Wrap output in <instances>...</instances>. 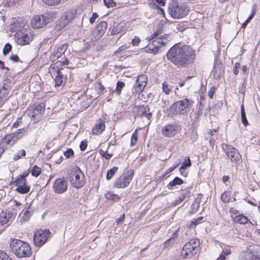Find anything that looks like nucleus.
Here are the masks:
<instances>
[{"mask_svg": "<svg viewBox=\"0 0 260 260\" xmlns=\"http://www.w3.org/2000/svg\"><path fill=\"white\" fill-rule=\"evenodd\" d=\"M105 122L102 120L98 121L92 129L93 135H98L105 130Z\"/></svg>", "mask_w": 260, "mask_h": 260, "instance_id": "nucleus-20", "label": "nucleus"}, {"mask_svg": "<svg viewBox=\"0 0 260 260\" xmlns=\"http://www.w3.org/2000/svg\"><path fill=\"white\" fill-rule=\"evenodd\" d=\"M77 14V10L75 9L68 10L64 12L61 17L56 22L55 29L60 30L66 27L71 21Z\"/></svg>", "mask_w": 260, "mask_h": 260, "instance_id": "nucleus-8", "label": "nucleus"}, {"mask_svg": "<svg viewBox=\"0 0 260 260\" xmlns=\"http://www.w3.org/2000/svg\"><path fill=\"white\" fill-rule=\"evenodd\" d=\"M67 48L68 46L66 44H61L55 47L54 52L50 57V60L52 61L56 60L64 53Z\"/></svg>", "mask_w": 260, "mask_h": 260, "instance_id": "nucleus-16", "label": "nucleus"}, {"mask_svg": "<svg viewBox=\"0 0 260 260\" xmlns=\"http://www.w3.org/2000/svg\"><path fill=\"white\" fill-rule=\"evenodd\" d=\"M179 228L176 230L170 238L173 242H175L176 239L179 236Z\"/></svg>", "mask_w": 260, "mask_h": 260, "instance_id": "nucleus-54", "label": "nucleus"}, {"mask_svg": "<svg viewBox=\"0 0 260 260\" xmlns=\"http://www.w3.org/2000/svg\"><path fill=\"white\" fill-rule=\"evenodd\" d=\"M70 180L72 185L76 188L82 187L85 183L84 174L78 166L71 170Z\"/></svg>", "mask_w": 260, "mask_h": 260, "instance_id": "nucleus-6", "label": "nucleus"}, {"mask_svg": "<svg viewBox=\"0 0 260 260\" xmlns=\"http://www.w3.org/2000/svg\"><path fill=\"white\" fill-rule=\"evenodd\" d=\"M134 175L132 169L128 170L123 176L120 177L116 181V186L118 188H124L127 186L131 181Z\"/></svg>", "mask_w": 260, "mask_h": 260, "instance_id": "nucleus-13", "label": "nucleus"}, {"mask_svg": "<svg viewBox=\"0 0 260 260\" xmlns=\"http://www.w3.org/2000/svg\"><path fill=\"white\" fill-rule=\"evenodd\" d=\"M240 67V63L236 62L233 67V72L235 75H237L239 73V69Z\"/></svg>", "mask_w": 260, "mask_h": 260, "instance_id": "nucleus-55", "label": "nucleus"}, {"mask_svg": "<svg viewBox=\"0 0 260 260\" xmlns=\"http://www.w3.org/2000/svg\"><path fill=\"white\" fill-rule=\"evenodd\" d=\"M160 34L161 30L158 29L152 35L151 39L154 40L152 44H149L145 49L146 52L155 54L157 53L159 48L168 42L169 36L167 34L161 36Z\"/></svg>", "mask_w": 260, "mask_h": 260, "instance_id": "nucleus-4", "label": "nucleus"}, {"mask_svg": "<svg viewBox=\"0 0 260 260\" xmlns=\"http://www.w3.org/2000/svg\"><path fill=\"white\" fill-rule=\"evenodd\" d=\"M10 59L15 62H17L19 61V57L16 54H12L10 56Z\"/></svg>", "mask_w": 260, "mask_h": 260, "instance_id": "nucleus-59", "label": "nucleus"}, {"mask_svg": "<svg viewBox=\"0 0 260 260\" xmlns=\"http://www.w3.org/2000/svg\"><path fill=\"white\" fill-rule=\"evenodd\" d=\"M14 36L17 43L21 45L29 44L34 38L33 32L25 29L17 32Z\"/></svg>", "mask_w": 260, "mask_h": 260, "instance_id": "nucleus-11", "label": "nucleus"}, {"mask_svg": "<svg viewBox=\"0 0 260 260\" xmlns=\"http://www.w3.org/2000/svg\"><path fill=\"white\" fill-rule=\"evenodd\" d=\"M186 195V193L183 192L175 200H174L172 205L173 206H176L179 204H180L184 199L185 198Z\"/></svg>", "mask_w": 260, "mask_h": 260, "instance_id": "nucleus-36", "label": "nucleus"}, {"mask_svg": "<svg viewBox=\"0 0 260 260\" xmlns=\"http://www.w3.org/2000/svg\"><path fill=\"white\" fill-rule=\"evenodd\" d=\"M234 220L236 222L240 224H245L248 222V219L247 217L244 216L243 214H240L235 216Z\"/></svg>", "mask_w": 260, "mask_h": 260, "instance_id": "nucleus-31", "label": "nucleus"}, {"mask_svg": "<svg viewBox=\"0 0 260 260\" xmlns=\"http://www.w3.org/2000/svg\"><path fill=\"white\" fill-rule=\"evenodd\" d=\"M12 49V46L9 43H7L3 48V53L4 55H7Z\"/></svg>", "mask_w": 260, "mask_h": 260, "instance_id": "nucleus-50", "label": "nucleus"}, {"mask_svg": "<svg viewBox=\"0 0 260 260\" xmlns=\"http://www.w3.org/2000/svg\"><path fill=\"white\" fill-rule=\"evenodd\" d=\"M175 242H173V241L169 238L164 243V246L165 247H167L169 246L170 245H171L174 243Z\"/></svg>", "mask_w": 260, "mask_h": 260, "instance_id": "nucleus-60", "label": "nucleus"}, {"mask_svg": "<svg viewBox=\"0 0 260 260\" xmlns=\"http://www.w3.org/2000/svg\"><path fill=\"white\" fill-rule=\"evenodd\" d=\"M222 71L219 67H215L213 71V75L214 78L217 79H219L222 75Z\"/></svg>", "mask_w": 260, "mask_h": 260, "instance_id": "nucleus-40", "label": "nucleus"}, {"mask_svg": "<svg viewBox=\"0 0 260 260\" xmlns=\"http://www.w3.org/2000/svg\"><path fill=\"white\" fill-rule=\"evenodd\" d=\"M199 245L200 241L198 239H191L184 244L181 251V255L185 258L192 257L197 252Z\"/></svg>", "mask_w": 260, "mask_h": 260, "instance_id": "nucleus-7", "label": "nucleus"}, {"mask_svg": "<svg viewBox=\"0 0 260 260\" xmlns=\"http://www.w3.org/2000/svg\"><path fill=\"white\" fill-rule=\"evenodd\" d=\"M43 16L45 17V19L48 23L49 22L53 21L56 18V13L54 12L50 11L46 12Z\"/></svg>", "mask_w": 260, "mask_h": 260, "instance_id": "nucleus-30", "label": "nucleus"}, {"mask_svg": "<svg viewBox=\"0 0 260 260\" xmlns=\"http://www.w3.org/2000/svg\"><path fill=\"white\" fill-rule=\"evenodd\" d=\"M241 121L244 126L248 125V122L247 120L246 114L241 115Z\"/></svg>", "mask_w": 260, "mask_h": 260, "instance_id": "nucleus-56", "label": "nucleus"}, {"mask_svg": "<svg viewBox=\"0 0 260 260\" xmlns=\"http://www.w3.org/2000/svg\"><path fill=\"white\" fill-rule=\"evenodd\" d=\"M99 152V154L107 160H109L112 156V154H109L107 151L100 149Z\"/></svg>", "mask_w": 260, "mask_h": 260, "instance_id": "nucleus-42", "label": "nucleus"}, {"mask_svg": "<svg viewBox=\"0 0 260 260\" xmlns=\"http://www.w3.org/2000/svg\"><path fill=\"white\" fill-rule=\"evenodd\" d=\"M191 165V160L189 157H186L185 160L181 164L179 170H185L187 168L190 167Z\"/></svg>", "mask_w": 260, "mask_h": 260, "instance_id": "nucleus-35", "label": "nucleus"}, {"mask_svg": "<svg viewBox=\"0 0 260 260\" xmlns=\"http://www.w3.org/2000/svg\"><path fill=\"white\" fill-rule=\"evenodd\" d=\"M178 131V126L175 124H170L162 128V134L168 137H174Z\"/></svg>", "mask_w": 260, "mask_h": 260, "instance_id": "nucleus-17", "label": "nucleus"}, {"mask_svg": "<svg viewBox=\"0 0 260 260\" xmlns=\"http://www.w3.org/2000/svg\"><path fill=\"white\" fill-rule=\"evenodd\" d=\"M0 260H12V259L5 251L0 250Z\"/></svg>", "mask_w": 260, "mask_h": 260, "instance_id": "nucleus-49", "label": "nucleus"}, {"mask_svg": "<svg viewBox=\"0 0 260 260\" xmlns=\"http://www.w3.org/2000/svg\"><path fill=\"white\" fill-rule=\"evenodd\" d=\"M87 142L85 141H81L80 145V148L81 151H84L86 149L87 147Z\"/></svg>", "mask_w": 260, "mask_h": 260, "instance_id": "nucleus-57", "label": "nucleus"}, {"mask_svg": "<svg viewBox=\"0 0 260 260\" xmlns=\"http://www.w3.org/2000/svg\"><path fill=\"white\" fill-rule=\"evenodd\" d=\"M47 24L45 17L43 15L36 16L32 22V26L34 28H41Z\"/></svg>", "mask_w": 260, "mask_h": 260, "instance_id": "nucleus-19", "label": "nucleus"}, {"mask_svg": "<svg viewBox=\"0 0 260 260\" xmlns=\"http://www.w3.org/2000/svg\"><path fill=\"white\" fill-rule=\"evenodd\" d=\"M44 3L49 6H55L59 4L61 0H43Z\"/></svg>", "mask_w": 260, "mask_h": 260, "instance_id": "nucleus-44", "label": "nucleus"}, {"mask_svg": "<svg viewBox=\"0 0 260 260\" xmlns=\"http://www.w3.org/2000/svg\"><path fill=\"white\" fill-rule=\"evenodd\" d=\"M25 133V130L24 128H19L16 130L15 132L12 133V134L14 135V139L16 140V141L21 138L24 134Z\"/></svg>", "mask_w": 260, "mask_h": 260, "instance_id": "nucleus-29", "label": "nucleus"}, {"mask_svg": "<svg viewBox=\"0 0 260 260\" xmlns=\"http://www.w3.org/2000/svg\"><path fill=\"white\" fill-rule=\"evenodd\" d=\"M147 77L144 74L141 75L138 77L134 86L136 92L140 93L143 91L147 84Z\"/></svg>", "mask_w": 260, "mask_h": 260, "instance_id": "nucleus-15", "label": "nucleus"}, {"mask_svg": "<svg viewBox=\"0 0 260 260\" xmlns=\"http://www.w3.org/2000/svg\"><path fill=\"white\" fill-rule=\"evenodd\" d=\"M121 31V26H120L119 24H117L116 26H114L112 31H111V35H115L116 34H119Z\"/></svg>", "mask_w": 260, "mask_h": 260, "instance_id": "nucleus-46", "label": "nucleus"}, {"mask_svg": "<svg viewBox=\"0 0 260 260\" xmlns=\"http://www.w3.org/2000/svg\"><path fill=\"white\" fill-rule=\"evenodd\" d=\"M9 221V218L6 216H0V232L4 231L5 227L4 226Z\"/></svg>", "mask_w": 260, "mask_h": 260, "instance_id": "nucleus-34", "label": "nucleus"}, {"mask_svg": "<svg viewBox=\"0 0 260 260\" xmlns=\"http://www.w3.org/2000/svg\"><path fill=\"white\" fill-rule=\"evenodd\" d=\"M104 2L108 8H113L116 5V3L113 0H104Z\"/></svg>", "mask_w": 260, "mask_h": 260, "instance_id": "nucleus-51", "label": "nucleus"}, {"mask_svg": "<svg viewBox=\"0 0 260 260\" xmlns=\"http://www.w3.org/2000/svg\"><path fill=\"white\" fill-rule=\"evenodd\" d=\"M99 17V15L96 13H94L92 14V17L90 19V22L93 23L94 22L95 19Z\"/></svg>", "mask_w": 260, "mask_h": 260, "instance_id": "nucleus-61", "label": "nucleus"}, {"mask_svg": "<svg viewBox=\"0 0 260 260\" xmlns=\"http://www.w3.org/2000/svg\"><path fill=\"white\" fill-rule=\"evenodd\" d=\"M118 170V167H114L111 169L107 171V175H106V178L108 180H110L113 176L115 174V172Z\"/></svg>", "mask_w": 260, "mask_h": 260, "instance_id": "nucleus-37", "label": "nucleus"}, {"mask_svg": "<svg viewBox=\"0 0 260 260\" xmlns=\"http://www.w3.org/2000/svg\"><path fill=\"white\" fill-rule=\"evenodd\" d=\"M221 147L223 151L230 159L232 163L237 164L241 161V155L236 148L226 143L222 144Z\"/></svg>", "mask_w": 260, "mask_h": 260, "instance_id": "nucleus-9", "label": "nucleus"}, {"mask_svg": "<svg viewBox=\"0 0 260 260\" xmlns=\"http://www.w3.org/2000/svg\"><path fill=\"white\" fill-rule=\"evenodd\" d=\"M230 212L231 214H235V215H236V214H238V213H239V211L237 210H236L235 208L234 207H231L230 209Z\"/></svg>", "mask_w": 260, "mask_h": 260, "instance_id": "nucleus-63", "label": "nucleus"}, {"mask_svg": "<svg viewBox=\"0 0 260 260\" xmlns=\"http://www.w3.org/2000/svg\"><path fill=\"white\" fill-rule=\"evenodd\" d=\"M108 23L106 21H101L98 24L95 28V30L99 32V35L102 36L104 35L107 30Z\"/></svg>", "mask_w": 260, "mask_h": 260, "instance_id": "nucleus-22", "label": "nucleus"}, {"mask_svg": "<svg viewBox=\"0 0 260 260\" xmlns=\"http://www.w3.org/2000/svg\"><path fill=\"white\" fill-rule=\"evenodd\" d=\"M124 85L125 84L123 82L120 81L117 82L115 89V92L117 95H120L121 94V90Z\"/></svg>", "mask_w": 260, "mask_h": 260, "instance_id": "nucleus-39", "label": "nucleus"}, {"mask_svg": "<svg viewBox=\"0 0 260 260\" xmlns=\"http://www.w3.org/2000/svg\"><path fill=\"white\" fill-rule=\"evenodd\" d=\"M14 137L15 136H14L12 133L7 135L2 139V143L6 145L12 146L16 142V140L14 139Z\"/></svg>", "mask_w": 260, "mask_h": 260, "instance_id": "nucleus-23", "label": "nucleus"}, {"mask_svg": "<svg viewBox=\"0 0 260 260\" xmlns=\"http://www.w3.org/2000/svg\"><path fill=\"white\" fill-rule=\"evenodd\" d=\"M34 209L32 207H31V205H29L27 210L24 212L23 215L22 216L23 221H27L29 219L34 212Z\"/></svg>", "mask_w": 260, "mask_h": 260, "instance_id": "nucleus-27", "label": "nucleus"}, {"mask_svg": "<svg viewBox=\"0 0 260 260\" xmlns=\"http://www.w3.org/2000/svg\"><path fill=\"white\" fill-rule=\"evenodd\" d=\"M189 11L187 6L183 3L179 4L176 1H172L168 7V12L171 16L175 19H180L187 15Z\"/></svg>", "mask_w": 260, "mask_h": 260, "instance_id": "nucleus-5", "label": "nucleus"}, {"mask_svg": "<svg viewBox=\"0 0 260 260\" xmlns=\"http://www.w3.org/2000/svg\"><path fill=\"white\" fill-rule=\"evenodd\" d=\"M222 254L224 255H221L218 258V260H223L225 259V255H228L231 253V250L230 248H225L222 250Z\"/></svg>", "mask_w": 260, "mask_h": 260, "instance_id": "nucleus-43", "label": "nucleus"}, {"mask_svg": "<svg viewBox=\"0 0 260 260\" xmlns=\"http://www.w3.org/2000/svg\"><path fill=\"white\" fill-rule=\"evenodd\" d=\"M30 190V186L27 183L25 185H19L17 186L15 191L21 194H25L28 193Z\"/></svg>", "mask_w": 260, "mask_h": 260, "instance_id": "nucleus-24", "label": "nucleus"}, {"mask_svg": "<svg viewBox=\"0 0 260 260\" xmlns=\"http://www.w3.org/2000/svg\"><path fill=\"white\" fill-rule=\"evenodd\" d=\"M195 51L189 46L176 44L167 53L168 59L178 68L186 67L195 58Z\"/></svg>", "mask_w": 260, "mask_h": 260, "instance_id": "nucleus-1", "label": "nucleus"}, {"mask_svg": "<svg viewBox=\"0 0 260 260\" xmlns=\"http://www.w3.org/2000/svg\"><path fill=\"white\" fill-rule=\"evenodd\" d=\"M10 247L12 252L19 258L29 257L32 254L29 245L19 239L12 240Z\"/></svg>", "mask_w": 260, "mask_h": 260, "instance_id": "nucleus-2", "label": "nucleus"}, {"mask_svg": "<svg viewBox=\"0 0 260 260\" xmlns=\"http://www.w3.org/2000/svg\"><path fill=\"white\" fill-rule=\"evenodd\" d=\"M231 192L229 191H224L220 197V199L223 203H228L231 200Z\"/></svg>", "mask_w": 260, "mask_h": 260, "instance_id": "nucleus-33", "label": "nucleus"}, {"mask_svg": "<svg viewBox=\"0 0 260 260\" xmlns=\"http://www.w3.org/2000/svg\"><path fill=\"white\" fill-rule=\"evenodd\" d=\"M26 183H27L26 179H24L19 176H18L15 179L12 178L10 182L11 185H15L16 186L19 185H25Z\"/></svg>", "mask_w": 260, "mask_h": 260, "instance_id": "nucleus-26", "label": "nucleus"}, {"mask_svg": "<svg viewBox=\"0 0 260 260\" xmlns=\"http://www.w3.org/2000/svg\"><path fill=\"white\" fill-rule=\"evenodd\" d=\"M140 39L139 37L135 36L132 41V44L134 46H138L140 44Z\"/></svg>", "mask_w": 260, "mask_h": 260, "instance_id": "nucleus-53", "label": "nucleus"}, {"mask_svg": "<svg viewBox=\"0 0 260 260\" xmlns=\"http://www.w3.org/2000/svg\"><path fill=\"white\" fill-rule=\"evenodd\" d=\"M26 155L25 151L22 149L18 152L17 153L14 154L13 157L14 160H17L20 159L22 156H25Z\"/></svg>", "mask_w": 260, "mask_h": 260, "instance_id": "nucleus-41", "label": "nucleus"}, {"mask_svg": "<svg viewBox=\"0 0 260 260\" xmlns=\"http://www.w3.org/2000/svg\"><path fill=\"white\" fill-rule=\"evenodd\" d=\"M137 141V131H135L131 137V146H133L136 145Z\"/></svg>", "mask_w": 260, "mask_h": 260, "instance_id": "nucleus-48", "label": "nucleus"}, {"mask_svg": "<svg viewBox=\"0 0 260 260\" xmlns=\"http://www.w3.org/2000/svg\"><path fill=\"white\" fill-rule=\"evenodd\" d=\"M150 109L148 105H142L138 108V115L140 117H146L148 120L152 117V114L149 112Z\"/></svg>", "mask_w": 260, "mask_h": 260, "instance_id": "nucleus-18", "label": "nucleus"}, {"mask_svg": "<svg viewBox=\"0 0 260 260\" xmlns=\"http://www.w3.org/2000/svg\"><path fill=\"white\" fill-rule=\"evenodd\" d=\"M52 188L56 193H64L67 190L68 183L63 178H58L54 181Z\"/></svg>", "mask_w": 260, "mask_h": 260, "instance_id": "nucleus-14", "label": "nucleus"}, {"mask_svg": "<svg viewBox=\"0 0 260 260\" xmlns=\"http://www.w3.org/2000/svg\"><path fill=\"white\" fill-rule=\"evenodd\" d=\"M204 221V218L203 216L198 217L197 218L193 219L191 223L193 225H197L199 223H202Z\"/></svg>", "mask_w": 260, "mask_h": 260, "instance_id": "nucleus-47", "label": "nucleus"}, {"mask_svg": "<svg viewBox=\"0 0 260 260\" xmlns=\"http://www.w3.org/2000/svg\"><path fill=\"white\" fill-rule=\"evenodd\" d=\"M162 89L166 94H169L172 91L173 88L167 82H164L162 84Z\"/></svg>", "mask_w": 260, "mask_h": 260, "instance_id": "nucleus-32", "label": "nucleus"}, {"mask_svg": "<svg viewBox=\"0 0 260 260\" xmlns=\"http://www.w3.org/2000/svg\"><path fill=\"white\" fill-rule=\"evenodd\" d=\"M125 219V214H123L119 218L116 219V223L117 224H121Z\"/></svg>", "mask_w": 260, "mask_h": 260, "instance_id": "nucleus-58", "label": "nucleus"}, {"mask_svg": "<svg viewBox=\"0 0 260 260\" xmlns=\"http://www.w3.org/2000/svg\"><path fill=\"white\" fill-rule=\"evenodd\" d=\"M44 105L42 104H34L30 106L26 111V114L31 118L32 120L39 121L42 117Z\"/></svg>", "mask_w": 260, "mask_h": 260, "instance_id": "nucleus-10", "label": "nucleus"}, {"mask_svg": "<svg viewBox=\"0 0 260 260\" xmlns=\"http://www.w3.org/2000/svg\"><path fill=\"white\" fill-rule=\"evenodd\" d=\"M106 198L108 200L116 201L119 200V197L116 194H113L111 193H107L106 194Z\"/></svg>", "mask_w": 260, "mask_h": 260, "instance_id": "nucleus-52", "label": "nucleus"}, {"mask_svg": "<svg viewBox=\"0 0 260 260\" xmlns=\"http://www.w3.org/2000/svg\"><path fill=\"white\" fill-rule=\"evenodd\" d=\"M63 154L66 158H69L74 155V152L72 149L68 148L66 151L64 152Z\"/></svg>", "mask_w": 260, "mask_h": 260, "instance_id": "nucleus-45", "label": "nucleus"}, {"mask_svg": "<svg viewBox=\"0 0 260 260\" xmlns=\"http://www.w3.org/2000/svg\"><path fill=\"white\" fill-rule=\"evenodd\" d=\"M183 183V181L180 178L176 177L172 181H170L167 187L168 189H172L173 186L176 185H181Z\"/></svg>", "mask_w": 260, "mask_h": 260, "instance_id": "nucleus-28", "label": "nucleus"}, {"mask_svg": "<svg viewBox=\"0 0 260 260\" xmlns=\"http://www.w3.org/2000/svg\"><path fill=\"white\" fill-rule=\"evenodd\" d=\"M41 173V169L37 165L34 166L31 171V175L34 177H38Z\"/></svg>", "mask_w": 260, "mask_h": 260, "instance_id": "nucleus-38", "label": "nucleus"}, {"mask_svg": "<svg viewBox=\"0 0 260 260\" xmlns=\"http://www.w3.org/2000/svg\"><path fill=\"white\" fill-rule=\"evenodd\" d=\"M63 75L61 70L58 69L56 72V76L55 79V86L59 87L62 85L63 83Z\"/></svg>", "mask_w": 260, "mask_h": 260, "instance_id": "nucleus-25", "label": "nucleus"}, {"mask_svg": "<svg viewBox=\"0 0 260 260\" xmlns=\"http://www.w3.org/2000/svg\"><path fill=\"white\" fill-rule=\"evenodd\" d=\"M50 234L49 230H39L35 233L34 236V242L36 246H41L44 244L48 240Z\"/></svg>", "mask_w": 260, "mask_h": 260, "instance_id": "nucleus-12", "label": "nucleus"}, {"mask_svg": "<svg viewBox=\"0 0 260 260\" xmlns=\"http://www.w3.org/2000/svg\"><path fill=\"white\" fill-rule=\"evenodd\" d=\"M126 49H127V47L126 45H123L121 47H120L118 50H117V52L120 53L122 51L125 50Z\"/></svg>", "mask_w": 260, "mask_h": 260, "instance_id": "nucleus-64", "label": "nucleus"}, {"mask_svg": "<svg viewBox=\"0 0 260 260\" xmlns=\"http://www.w3.org/2000/svg\"><path fill=\"white\" fill-rule=\"evenodd\" d=\"M29 173L30 171L27 170V171L24 172L22 174L19 175V176L24 179H26V178L29 175Z\"/></svg>", "mask_w": 260, "mask_h": 260, "instance_id": "nucleus-62", "label": "nucleus"}, {"mask_svg": "<svg viewBox=\"0 0 260 260\" xmlns=\"http://www.w3.org/2000/svg\"><path fill=\"white\" fill-rule=\"evenodd\" d=\"M10 87L7 84L4 83L2 87L0 89V99L2 101H5L8 98Z\"/></svg>", "mask_w": 260, "mask_h": 260, "instance_id": "nucleus-21", "label": "nucleus"}, {"mask_svg": "<svg viewBox=\"0 0 260 260\" xmlns=\"http://www.w3.org/2000/svg\"><path fill=\"white\" fill-rule=\"evenodd\" d=\"M193 102L188 99H184L173 103L168 109V113L170 116L174 115H184L187 114L192 106Z\"/></svg>", "mask_w": 260, "mask_h": 260, "instance_id": "nucleus-3", "label": "nucleus"}]
</instances>
